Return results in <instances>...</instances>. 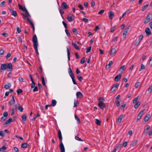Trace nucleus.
I'll list each match as a JSON object with an SVG mask.
<instances>
[{"label": "nucleus", "mask_w": 152, "mask_h": 152, "mask_svg": "<svg viewBox=\"0 0 152 152\" xmlns=\"http://www.w3.org/2000/svg\"><path fill=\"white\" fill-rule=\"evenodd\" d=\"M58 137L61 141V143L59 145V147L61 151V152H65V148L62 142V137L61 131L60 130L58 131Z\"/></svg>", "instance_id": "1"}, {"label": "nucleus", "mask_w": 152, "mask_h": 152, "mask_svg": "<svg viewBox=\"0 0 152 152\" xmlns=\"http://www.w3.org/2000/svg\"><path fill=\"white\" fill-rule=\"evenodd\" d=\"M104 99L102 97H100L99 99V103L98 105L99 107L102 109L103 110L106 107V105L103 102Z\"/></svg>", "instance_id": "2"}, {"label": "nucleus", "mask_w": 152, "mask_h": 152, "mask_svg": "<svg viewBox=\"0 0 152 152\" xmlns=\"http://www.w3.org/2000/svg\"><path fill=\"white\" fill-rule=\"evenodd\" d=\"M21 15L25 17L26 18L27 20L30 23L31 28H34V26L33 23L29 18L28 17H29L28 15H27L26 13V14L22 13L21 14Z\"/></svg>", "instance_id": "3"}, {"label": "nucleus", "mask_w": 152, "mask_h": 152, "mask_svg": "<svg viewBox=\"0 0 152 152\" xmlns=\"http://www.w3.org/2000/svg\"><path fill=\"white\" fill-rule=\"evenodd\" d=\"M74 16L72 14H69L67 15V19L69 22L72 21L74 19Z\"/></svg>", "instance_id": "4"}, {"label": "nucleus", "mask_w": 152, "mask_h": 152, "mask_svg": "<svg viewBox=\"0 0 152 152\" xmlns=\"http://www.w3.org/2000/svg\"><path fill=\"white\" fill-rule=\"evenodd\" d=\"M32 41L34 44L33 45H38L37 38L35 34L33 36Z\"/></svg>", "instance_id": "5"}, {"label": "nucleus", "mask_w": 152, "mask_h": 152, "mask_svg": "<svg viewBox=\"0 0 152 152\" xmlns=\"http://www.w3.org/2000/svg\"><path fill=\"white\" fill-rule=\"evenodd\" d=\"M9 9L10 12L11 13V15L15 17L17 16V13L14 10L10 7H9Z\"/></svg>", "instance_id": "6"}, {"label": "nucleus", "mask_w": 152, "mask_h": 152, "mask_svg": "<svg viewBox=\"0 0 152 152\" xmlns=\"http://www.w3.org/2000/svg\"><path fill=\"white\" fill-rule=\"evenodd\" d=\"M145 110H142L138 114L137 119V121H138L141 118L142 115Z\"/></svg>", "instance_id": "7"}, {"label": "nucleus", "mask_w": 152, "mask_h": 152, "mask_svg": "<svg viewBox=\"0 0 152 152\" xmlns=\"http://www.w3.org/2000/svg\"><path fill=\"white\" fill-rule=\"evenodd\" d=\"M13 121L12 119L11 118H10L3 124L4 126L8 125L9 124Z\"/></svg>", "instance_id": "8"}, {"label": "nucleus", "mask_w": 152, "mask_h": 152, "mask_svg": "<svg viewBox=\"0 0 152 152\" xmlns=\"http://www.w3.org/2000/svg\"><path fill=\"white\" fill-rule=\"evenodd\" d=\"M61 7L63 9H66L69 8V7L65 2H63L61 5Z\"/></svg>", "instance_id": "9"}, {"label": "nucleus", "mask_w": 152, "mask_h": 152, "mask_svg": "<svg viewBox=\"0 0 152 152\" xmlns=\"http://www.w3.org/2000/svg\"><path fill=\"white\" fill-rule=\"evenodd\" d=\"M7 70L9 71H10L12 69V65L11 63H9L7 65Z\"/></svg>", "instance_id": "10"}, {"label": "nucleus", "mask_w": 152, "mask_h": 152, "mask_svg": "<svg viewBox=\"0 0 152 152\" xmlns=\"http://www.w3.org/2000/svg\"><path fill=\"white\" fill-rule=\"evenodd\" d=\"M150 15H151V16L152 15L151 14H149L146 17V18L145 19V20L144 21V23H148L151 20L150 16Z\"/></svg>", "instance_id": "11"}, {"label": "nucleus", "mask_w": 152, "mask_h": 152, "mask_svg": "<svg viewBox=\"0 0 152 152\" xmlns=\"http://www.w3.org/2000/svg\"><path fill=\"white\" fill-rule=\"evenodd\" d=\"M119 86V84H118V83H117L113 85L111 89V91L112 92L114 91L115 90L117 86Z\"/></svg>", "instance_id": "12"}, {"label": "nucleus", "mask_w": 152, "mask_h": 152, "mask_svg": "<svg viewBox=\"0 0 152 152\" xmlns=\"http://www.w3.org/2000/svg\"><path fill=\"white\" fill-rule=\"evenodd\" d=\"M15 101L14 99V96L13 95L12 96V98L11 100L9 102V104L10 105H13L15 104Z\"/></svg>", "instance_id": "13"}, {"label": "nucleus", "mask_w": 152, "mask_h": 152, "mask_svg": "<svg viewBox=\"0 0 152 152\" xmlns=\"http://www.w3.org/2000/svg\"><path fill=\"white\" fill-rule=\"evenodd\" d=\"M1 70H5L7 68V64H3L1 65Z\"/></svg>", "instance_id": "14"}, {"label": "nucleus", "mask_w": 152, "mask_h": 152, "mask_svg": "<svg viewBox=\"0 0 152 152\" xmlns=\"http://www.w3.org/2000/svg\"><path fill=\"white\" fill-rule=\"evenodd\" d=\"M121 77V74H119L116 76L115 77V80L116 81H118Z\"/></svg>", "instance_id": "15"}, {"label": "nucleus", "mask_w": 152, "mask_h": 152, "mask_svg": "<svg viewBox=\"0 0 152 152\" xmlns=\"http://www.w3.org/2000/svg\"><path fill=\"white\" fill-rule=\"evenodd\" d=\"M29 144H27L26 143H24L21 144V147L22 148H27L28 147H29Z\"/></svg>", "instance_id": "16"}, {"label": "nucleus", "mask_w": 152, "mask_h": 152, "mask_svg": "<svg viewBox=\"0 0 152 152\" xmlns=\"http://www.w3.org/2000/svg\"><path fill=\"white\" fill-rule=\"evenodd\" d=\"M76 96L77 98H81L82 97L83 95L80 92H78L76 93Z\"/></svg>", "instance_id": "17"}, {"label": "nucleus", "mask_w": 152, "mask_h": 152, "mask_svg": "<svg viewBox=\"0 0 152 152\" xmlns=\"http://www.w3.org/2000/svg\"><path fill=\"white\" fill-rule=\"evenodd\" d=\"M11 86V84L9 83H7V84L4 85V87L6 89L10 88Z\"/></svg>", "instance_id": "18"}, {"label": "nucleus", "mask_w": 152, "mask_h": 152, "mask_svg": "<svg viewBox=\"0 0 152 152\" xmlns=\"http://www.w3.org/2000/svg\"><path fill=\"white\" fill-rule=\"evenodd\" d=\"M128 32V29H125V30L124 31L123 34V38L125 39L126 38V35Z\"/></svg>", "instance_id": "19"}, {"label": "nucleus", "mask_w": 152, "mask_h": 152, "mask_svg": "<svg viewBox=\"0 0 152 152\" xmlns=\"http://www.w3.org/2000/svg\"><path fill=\"white\" fill-rule=\"evenodd\" d=\"M114 15L112 11H110L109 13V18L111 20L114 17Z\"/></svg>", "instance_id": "20"}, {"label": "nucleus", "mask_w": 152, "mask_h": 152, "mask_svg": "<svg viewBox=\"0 0 152 152\" xmlns=\"http://www.w3.org/2000/svg\"><path fill=\"white\" fill-rule=\"evenodd\" d=\"M150 116V115L147 114L145 117L144 118V121L145 122H146L148 121L149 119V117Z\"/></svg>", "instance_id": "21"}, {"label": "nucleus", "mask_w": 152, "mask_h": 152, "mask_svg": "<svg viewBox=\"0 0 152 152\" xmlns=\"http://www.w3.org/2000/svg\"><path fill=\"white\" fill-rule=\"evenodd\" d=\"M124 117V115H121L120 116L118 117V121L120 122L122 119Z\"/></svg>", "instance_id": "22"}, {"label": "nucleus", "mask_w": 152, "mask_h": 152, "mask_svg": "<svg viewBox=\"0 0 152 152\" xmlns=\"http://www.w3.org/2000/svg\"><path fill=\"white\" fill-rule=\"evenodd\" d=\"M57 103V102L56 101L55 99H53L52 100L51 103V106H54Z\"/></svg>", "instance_id": "23"}, {"label": "nucleus", "mask_w": 152, "mask_h": 152, "mask_svg": "<svg viewBox=\"0 0 152 152\" xmlns=\"http://www.w3.org/2000/svg\"><path fill=\"white\" fill-rule=\"evenodd\" d=\"M145 31L147 36L150 35L151 34L150 29H145Z\"/></svg>", "instance_id": "24"}, {"label": "nucleus", "mask_w": 152, "mask_h": 152, "mask_svg": "<svg viewBox=\"0 0 152 152\" xmlns=\"http://www.w3.org/2000/svg\"><path fill=\"white\" fill-rule=\"evenodd\" d=\"M147 126V128H146V129H145V130L144 131V134H146V133H147V132H148V130H149V129L150 128V126L149 125H147L146 126Z\"/></svg>", "instance_id": "25"}, {"label": "nucleus", "mask_w": 152, "mask_h": 152, "mask_svg": "<svg viewBox=\"0 0 152 152\" xmlns=\"http://www.w3.org/2000/svg\"><path fill=\"white\" fill-rule=\"evenodd\" d=\"M72 45L74 46V48L77 50H80V48L75 43H72Z\"/></svg>", "instance_id": "26"}, {"label": "nucleus", "mask_w": 152, "mask_h": 152, "mask_svg": "<svg viewBox=\"0 0 152 152\" xmlns=\"http://www.w3.org/2000/svg\"><path fill=\"white\" fill-rule=\"evenodd\" d=\"M116 52V49L115 48H113L111 49L110 50V55H113Z\"/></svg>", "instance_id": "27"}, {"label": "nucleus", "mask_w": 152, "mask_h": 152, "mask_svg": "<svg viewBox=\"0 0 152 152\" xmlns=\"http://www.w3.org/2000/svg\"><path fill=\"white\" fill-rule=\"evenodd\" d=\"M67 52L68 55V60L69 61L70 60V53L68 48H67Z\"/></svg>", "instance_id": "28"}, {"label": "nucleus", "mask_w": 152, "mask_h": 152, "mask_svg": "<svg viewBox=\"0 0 152 152\" xmlns=\"http://www.w3.org/2000/svg\"><path fill=\"white\" fill-rule=\"evenodd\" d=\"M140 104V101L137 102L136 104L134 106V107L135 109H137L138 107L139 106Z\"/></svg>", "instance_id": "29"}, {"label": "nucleus", "mask_w": 152, "mask_h": 152, "mask_svg": "<svg viewBox=\"0 0 152 152\" xmlns=\"http://www.w3.org/2000/svg\"><path fill=\"white\" fill-rule=\"evenodd\" d=\"M7 149V147L5 146H3L2 147L0 148V151H5Z\"/></svg>", "instance_id": "30"}, {"label": "nucleus", "mask_w": 152, "mask_h": 152, "mask_svg": "<svg viewBox=\"0 0 152 152\" xmlns=\"http://www.w3.org/2000/svg\"><path fill=\"white\" fill-rule=\"evenodd\" d=\"M96 124L100 126L101 124V121L99 120L98 119H96Z\"/></svg>", "instance_id": "31"}, {"label": "nucleus", "mask_w": 152, "mask_h": 152, "mask_svg": "<svg viewBox=\"0 0 152 152\" xmlns=\"http://www.w3.org/2000/svg\"><path fill=\"white\" fill-rule=\"evenodd\" d=\"M26 116L25 114H23L22 116V119L23 121H26Z\"/></svg>", "instance_id": "32"}, {"label": "nucleus", "mask_w": 152, "mask_h": 152, "mask_svg": "<svg viewBox=\"0 0 152 152\" xmlns=\"http://www.w3.org/2000/svg\"><path fill=\"white\" fill-rule=\"evenodd\" d=\"M125 67L124 65L121 66L119 69V70L121 72L124 71L125 69Z\"/></svg>", "instance_id": "33"}, {"label": "nucleus", "mask_w": 152, "mask_h": 152, "mask_svg": "<svg viewBox=\"0 0 152 152\" xmlns=\"http://www.w3.org/2000/svg\"><path fill=\"white\" fill-rule=\"evenodd\" d=\"M38 46V45H33L34 48L36 51V52L37 53V55H38L39 54V53L38 52L37 48Z\"/></svg>", "instance_id": "34"}, {"label": "nucleus", "mask_w": 152, "mask_h": 152, "mask_svg": "<svg viewBox=\"0 0 152 152\" xmlns=\"http://www.w3.org/2000/svg\"><path fill=\"white\" fill-rule=\"evenodd\" d=\"M75 118L76 120L77 121L78 124L80 123V119L76 115H75Z\"/></svg>", "instance_id": "35"}, {"label": "nucleus", "mask_w": 152, "mask_h": 152, "mask_svg": "<svg viewBox=\"0 0 152 152\" xmlns=\"http://www.w3.org/2000/svg\"><path fill=\"white\" fill-rule=\"evenodd\" d=\"M138 141L137 140H135L133 142L132 144V147L135 146L137 143Z\"/></svg>", "instance_id": "36"}, {"label": "nucleus", "mask_w": 152, "mask_h": 152, "mask_svg": "<svg viewBox=\"0 0 152 152\" xmlns=\"http://www.w3.org/2000/svg\"><path fill=\"white\" fill-rule=\"evenodd\" d=\"M75 139L76 140L80 141H85L84 140L81 139L80 138H79L77 136H76L75 137Z\"/></svg>", "instance_id": "37"}, {"label": "nucleus", "mask_w": 152, "mask_h": 152, "mask_svg": "<svg viewBox=\"0 0 152 152\" xmlns=\"http://www.w3.org/2000/svg\"><path fill=\"white\" fill-rule=\"evenodd\" d=\"M145 68V67L144 66L143 64H142L141 65V66L140 67L139 69V71H141L142 69H144Z\"/></svg>", "instance_id": "38"}, {"label": "nucleus", "mask_w": 152, "mask_h": 152, "mask_svg": "<svg viewBox=\"0 0 152 152\" xmlns=\"http://www.w3.org/2000/svg\"><path fill=\"white\" fill-rule=\"evenodd\" d=\"M23 11H25V12L27 14V15H28L29 17H31L30 15L29 14L28 12V11H27L26 9L25 8L24 9L23 8V10H22Z\"/></svg>", "instance_id": "39"}, {"label": "nucleus", "mask_w": 152, "mask_h": 152, "mask_svg": "<svg viewBox=\"0 0 152 152\" xmlns=\"http://www.w3.org/2000/svg\"><path fill=\"white\" fill-rule=\"evenodd\" d=\"M91 46H90L88 47L86 50V53H88L91 51Z\"/></svg>", "instance_id": "40"}, {"label": "nucleus", "mask_w": 152, "mask_h": 152, "mask_svg": "<svg viewBox=\"0 0 152 152\" xmlns=\"http://www.w3.org/2000/svg\"><path fill=\"white\" fill-rule=\"evenodd\" d=\"M42 82L43 85L44 86H45V82L44 78L43 77H42Z\"/></svg>", "instance_id": "41"}, {"label": "nucleus", "mask_w": 152, "mask_h": 152, "mask_svg": "<svg viewBox=\"0 0 152 152\" xmlns=\"http://www.w3.org/2000/svg\"><path fill=\"white\" fill-rule=\"evenodd\" d=\"M139 84H140L141 83L140 82H137L136 83L135 85V88H137L139 86Z\"/></svg>", "instance_id": "42"}, {"label": "nucleus", "mask_w": 152, "mask_h": 152, "mask_svg": "<svg viewBox=\"0 0 152 152\" xmlns=\"http://www.w3.org/2000/svg\"><path fill=\"white\" fill-rule=\"evenodd\" d=\"M18 109L21 112H22L23 110V108L22 106L18 107Z\"/></svg>", "instance_id": "43"}, {"label": "nucleus", "mask_w": 152, "mask_h": 152, "mask_svg": "<svg viewBox=\"0 0 152 152\" xmlns=\"http://www.w3.org/2000/svg\"><path fill=\"white\" fill-rule=\"evenodd\" d=\"M23 92V90L21 89H19L17 90V94L18 95L20 93H21Z\"/></svg>", "instance_id": "44"}, {"label": "nucleus", "mask_w": 152, "mask_h": 152, "mask_svg": "<svg viewBox=\"0 0 152 152\" xmlns=\"http://www.w3.org/2000/svg\"><path fill=\"white\" fill-rule=\"evenodd\" d=\"M0 136L3 137L5 136V133L3 131H0Z\"/></svg>", "instance_id": "45"}, {"label": "nucleus", "mask_w": 152, "mask_h": 152, "mask_svg": "<svg viewBox=\"0 0 152 152\" xmlns=\"http://www.w3.org/2000/svg\"><path fill=\"white\" fill-rule=\"evenodd\" d=\"M4 52V50L3 49H1L0 50V55H2Z\"/></svg>", "instance_id": "46"}, {"label": "nucleus", "mask_w": 152, "mask_h": 152, "mask_svg": "<svg viewBox=\"0 0 152 152\" xmlns=\"http://www.w3.org/2000/svg\"><path fill=\"white\" fill-rule=\"evenodd\" d=\"M6 4L5 1H4L1 2L0 4V6L2 7L3 6L5 5Z\"/></svg>", "instance_id": "47"}, {"label": "nucleus", "mask_w": 152, "mask_h": 152, "mask_svg": "<svg viewBox=\"0 0 152 152\" xmlns=\"http://www.w3.org/2000/svg\"><path fill=\"white\" fill-rule=\"evenodd\" d=\"M77 77L80 82H81L83 79V77L80 75H78Z\"/></svg>", "instance_id": "48"}, {"label": "nucleus", "mask_w": 152, "mask_h": 152, "mask_svg": "<svg viewBox=\"0 0 152 152\" xmlns=\"http://www.w3.org/2000/svg\"><path fill=\"white\" fill-rule=\"evenodd\" d=\"M69 74L70 76L71 77V78L75 77L74 75V74L72 72H69Z\"/></svg>", "instance_id": "49"}, {"label": "nucleus", "mask_w": 152, "mask_h": 152, "mask_svg": "<svg viewBox=\"0 0 152 152\" xmlns=\"http://www.w3.org/2000/svg\"><path fill=\"white\" fill-rule=\"evenodd\" d=\"M11 115L13 116L15 113L14 109V108H12L11 109Z\"/></svg>", "instance_id": "50"}, {"label": "nucleus", "mask_w": 152, "mask_h": 152, "mask_svg": "<svg viewBox=\"0 0 152 152\" xmlns=\"http://www.w3.org/2000/svg\"><path fill=\"white\" fill-rule=\"evenodd\" d=\"M85 62V58H82L80 60V63L82 64H83Z\"/></svg>", "instance_id": "51"}, {"label": "nucleus", "mask_w": 152, "mask_h": 152, "mask_svg": "<svg viewBox=\"0 0 152 152\" xmlns=\"http://www.w3.org/2000/svg\"><path fill=\"white\" fill-rule=\"evenodd\" d=\"M1 35L5 37H7L8 36V33H3L1 34Z\"/></svg>", "instance_id": "52"}, {"label": "nucleus", "mask_w": 152, "mask_h": 152, "mask_svg": "<svg viewBox=\"0 0 152 152\" xmlns=\"http://www.w3.org/2000/svg\"><path fill=\"white\" fill-rule=\"evenodd\" d=\"M32 81V84H31V87L32 88H34V87L35 86V83H34V81Z\"/></svg>", "instance_id": "53"}, {"label": "nucleus", "mask_w": 152, "mask_h": 152, "mask_svg": "<svg viewBox=\"0 0 152 152\" xmlns=\"http://www.w3.org/2000/svg\"><path fill=\"white\" fill-rule=\"evenodd\" d=\"M138 96L136 98H135L133 100V103L134 104H135V103H136L137 101V100H138Z\"/></svg>", "instance_id": "54"}, {"label": "nucleus", "mask_w": 152, "mask_h": 152, "mask_svg": "<svg viewBox=\"0 0 152 152\" xmlns=\"http://www.w3.org/2000/svg\"><path fill=\"white\" fill-rule=\"evenodd\" d=\"M65 31L67 36L68 37H69L70 36V34L67 29H65Z\"/></svg>", "instance_id": "55"}, {"label": "nucleus", "mask_w": 152, "mask_h": 152, "mask_svg": "<svg viewBox=\"0 0 152 152\" xmlns=\"http://www.w3.org/2000/svg\"><path fill=\"white\" fill-rule=\"evenodd\" d=\"M8 115V113L7 112H5L3 114V116L7 118Z\"/></svg>", "instance_id": "56"}, {"label": "nucleus", "mask_w": 152, "mask_h": 152, "mask_svg": "<svg viewBox=\"0 0 152 152\" xmlns=\"http://www.w3.org/2000/svg\"><path fill=\"white\" fill-rule=\"evenodd\" d=\"M59 10L61 15L62 16V15L64 14V11L61 9L60 8L59 9Z\"/></svg>", "instance_id": "57"}, {"label": "nucleus", "mask_w": 152, "mask_h": 152, "mask_svg": "<svg viewBox=\"0 0 152 152\" xmlns=\"http://www.w3.org/2000/svg\"><path fill=\"white\" fill-rule=\"evenodd\" d=\"M148 4L145 5L143 8L142 10V11H144V10H145L148 8Z\"/></svg>", "instance_id": "58"}, {"label": "nucleus", "mask_w": 152, "mask_h": 152, "mask_svg": "<svg viewBox=\"0 0 152 152\" xmlns=\"http://www.w3.org/2000/svg\"><path fill=\"white\" fill-rule=\"evenodd\" d=\"M11 55V54L10 53H8L6 56V58L7 59H8L9 58H10V57Z\"/></svg>", "instance_id": "59"}, {"label": "nucleus", "mask_w": 152, "mask_h": 152, "mask_svg": "<svg viewBox=\"0 0 152 152\" xmlns=\"http://www.w3.org/2000/svg\"><path fill=\"white\" fill-rule=\"evenodd\" d=\"M33 90V92L37 91H38V88L37 86H35Z\"/></svg>", "instance_id": "60"}, {"label": "nucleus", "mask_w": 152, "mask_h": 152, "mask_svg": "<svg viewBox=\"0 0 152 152\" xmlns=\"http://www.w3.org/2000/svg\"><path fill=\"white\" fill-rule=\"evenodd\" d=\"M143 38V35H141L139 37V40L140 41H141Z\"/></svg>", "instance_id": "61"}, {"label": "nucleus", "mask_w": 152, "mask_h": 152, "mask_svg": "<svg viewBox=\"0 0 152 152\" xmlns=\"http://www.w3.org/2000/svg\"><path fill=\"white\" fill-rule=\"evenodd\" d=\"M152 90V86L149 88L148 89V91L149 93L151 92Z\"/></svg>", "instance_id": "62"}, {"label": "nucleus", "mask_w": 152, "mask_h": 152, "mask_svg": "<svg viewBox=\"0 0 152 152\" xmlns=\"http://www.w3.org/2000/svg\"><path fill=\"white\" fill-rule=\"evenodd\" d=\"M126 106V104H124L121 106V110H123Z\"/></svg>", "instance_id": "63"}, {"label": "nucleus", "mask_w": 152, "mask_h": 152, "mask_svg": "<svg viewBox=\"0 0 152 152\" xmlns=\"http://www.w3.org/2000/svg\"><path fill=\"white\" fill-rule=\"evenodd\" d=\"M77 29H72V31L74 34H77Z\"/></svg>", "instance_id": "64"}]
</instances>
